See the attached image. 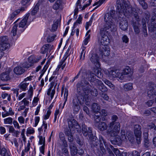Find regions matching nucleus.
Segmentation results:
<instances>
[{
  "instance_id": "obj_52",
  "label": "nucleus",
  "mask_w": 156,
  "mask_h": 156,
  "mask_svg": "<svg viewBox=\"0 0 156 156\" xmlns=\"http://www.w3.org/2000/svg\"><path fill=\"white\" fill-rule=\"evenodd\" d=\"M105 1V0H99L98 1L95 2L93 5V6H94L96 5H97V6L95 7V9L98 8Z\"/></svg>"
},
{
  "instance_id": "obj_61",
  "label": "nucleus",
  "mask_w": 156,
  "mask_h": 156,
  "mask_svg": "<svg viewBox=\"0 0 156 156\" xmlns=\"http://www.w3.org/2000/svg\"><path fill=\"white\" fill-rule=\"evenodd\" d=\"M51 113V111L50 110H48L47 111L46 114L44 116V119L46 120L48 119L49 118Z\"/></svg>"
},
{
  "instance_id": "obj_19",
  "label": "nucleus",
  "mask_w": 156,
  "mask_h": 156,
  "mask_svg": "<svg viewBox=\"0 0 156 156\" xmlns=\"http://www.w3.org/2000/svg\"><path fill=\"white\" fill-rule=\"evenodd\" d=\"M29 15V13H28L24 17L19 23V27L23 28L26 25Z\"/></svg>"
},
{
  "instance_id": "obj_33",
  "label": "nucleus",
  "mask_w": 156,
  "mask_h": 156,
  "mask_svg": "<svg viewBox=\"0 0 156 156\" xmlns=\"http://www.w3.org/2000/svg\"><path fill=\"white\" fill-rule=\"evenodd\" d=\"M59 138L60 140L62 142L64 146L65 147H67L68 146V144L65 140V136L64 134L62 133H60L59 134Z\"/></svg>"
},
{
  "instance_id": "obj_50",
  "label": "nucleus",
  "mask_w": 156,
  "mask_h": 156,
  "mask_svg": "<svg viewBox=\"0 0 156 156\" xmlns=\"http://www.w3.org/2000/svg\"><path fill=\"white\" fill-rule=\"evenodd\" d=\"M112 151L114 152L116 156H121V153L118 149L115 148L114 147V149Z\"/></svg>"
},
{
  "instance_id": "obj_42",
  "label": "nucleus",
  "mask_w": 156,
  "mask_h": 156,
  "mask_svg": "<svg viewBox=\"0 0 156 156\" xmlns=\"http://www.w3.org/2000/svg\"><path fill=\"white\" fill-rule=\"evenodd\" d=\"M13 119L9 117L4 119V123L5 124L11 125L12 124Z\"/></svg>"
},
{
  "instance_id": "obj_40",
  "label": "nucleus",
  "mask_w": 156,
  "mask_h": 156,
  "mask_svg": "<svg viewBox=\"0 0 156 156\" xmlns=\"http://www.w3.org/2000/svg\"><path fill=\"white\" fill-rule=\"evenodd\" d=\"M116 135H115L114 136H115V137L114 139V141L115 142V144H119L121 143L122 141H123L122 140V138L121 137V136H116L117 134Z\"/></svg>"
},
{
  "instance_id": "obj_21",
  "label": "nucleus",
  "mask_w": 156,
  "mask_h": 156,
  "mask_svg": "<svg viewBox=\"0 0 156 156\" xmlns=\"http://www.w3.org/2000/svg\"><path fill=\"white\" fill-rule=\"evenodd\" d=\"M17 27L18 25L15 24L12 27V30L11 31L10 34L11 36H13V37H12V38L13 40H16L17 38V37L16 36L17 30Z\"/></svg>"
},
{
  "instance_id": "obj_17",
  "label": "nucleus",
  "mask_w": 156,
  "mask_h": 156,
  "mask_svg": "<svg viewBox=\"0 0 156 156\" xmlns=\"http://www.w3.org/2000/svg\"><path fill=\"white\" fill-rule=\"evenodd\" d=\"M96 81L97 83V87L99 90L103 92L107 91V88L101 81L98 79H97Z\"/></svg>"
},
{
  "instance_id": "obj_23",
  "label": "nucleus",
  "mask_w": 156,
  "mask_h": 156,
  "mask_svg": "<svg viewBox=\"0 0 156 156\" xmlns=\"http://www.w3.org/2000/svg\"><path fill=\"white\" fill-rule=\"evenodd\" d=\"M9 73L7 72L2 73L0 76L1 80L3 81H7L10 80Z\"/></svg>"
},
{
  "instance_id": "obj_46",
  "label": "nucleus",
  "mask_w": 156,
  "mask_h": 156,
  "mask_svg": "<svg viewBox=\"0 0 156 156\" xmlns=\"http://www.w3.org/2000/svg\"><path fill=\"white\" fill-rule=\"evenodd\" d=\"M2 98L4 99L6 98L9 101L11 100V98L10 95L7 93H2Z\"/></svg>"
},
{
  "instance_id": "obj_51",
  "label": "nucleus",
  "mask_w": 156,
  "mask_h": 156,
  "mask_svg": "<svg viewBox=\"0 0 156 156\" xmlns=\"http://www.w3.org/2000/svg\"><path fill=\"white\" fill-rule=\"evenodd\" d=\"M94 121L96 123H98L100 122L101 120L100 117L98 115H95L94 116Z\"/></svg>"
},
{
  "instance_id": "obj_15",
  "label": "nucleus",
  "mask_w": 156,
  "mask_h": 156,
  "mask_svg": "<svg viewBox=\"0 0 156 156\" xmlns=\"http://www.w3.org/2000/svg\"><path fill=\"white\" fill-rule=\"evenodd\" d=\"M154 87V84L152 83H151V87H149V89H148V97L150 98H153V94H154L156 95V90H154L153 87ZM155 101L156 103V98H155Z\"/></svg>"
},
{
  "instance_id": "obj_38",
  "label": "nucleus",
  "mask_w": 156,
  "mask_h": 156,
  "mask_svg": "<svg viewBox=\"0 0 156 156\" xmlns=\"http://www.w3.org/2000/svg\"><path fill=\"white\" fill-rule=\"evenodd\" d=\"M28 61H29L28 60ZM33 65V63L32 62H29V61L28 62H26L21 64V66L24 68H28L32 66Z\"/></svg>"
},
{
  "instance_id": "obj_1",
  "label": "nucleus",
  "mask_w": 156,
  "mask_h": 156,
  "mask_svg": "<svg viewBox=\"0 0 156 156\" xmlns=\"http://www.w3.org/2000/svg\"><path fill=\"white\" fill-rule=\"evenodd\" d=\"M116 3L118 17L122 20L120 23V27L122 30H125L128 28V22L123 18L124 16H132L136 21H139V16L136 9L132 7L128 0H117Z\"/></svg>"
},
{
  "instance_id": "obj_59",
  "label": "nucleus",
  "mask_w": 156,
  "mask_h": 156,
  "mask_svg": "<svg viewBox=\"0 0 156 156\" xmlns=\"http://www.w3.org/2000/svg\"><path fill=\"white\" fill-rule=\"evenodd\" d=\"M129 156H140L139 153L136 151H133L129 154Z\"/></svg>"
},
{
  "instance_id": "obj_62",
  "label": "nucleus",
  "mask_w": 156,
  "mask_h": 156,
  "mask_svg": "<svg viewBox=\"0 0 156 156\" xmlns=\"http://www.w3.org/2000/svg\"><path fill=\"white\" fill-rule=\"evenodd\" d=\"M39 138V144L40 145L44 144V139L45 140V138L44 137H43L42 136H38Z\"/></svg>"
},
{
  "instance_id": "obj_45",
  "label": "nucleus",
  "mask_w": 156,
  "mask_h": 156,
  "mask_svg": "<svg viewBox=\"0 0 156 156\" xmlns=\"http://www.w3.org/2000/svg\"><path fill=\"white\" fill-rule=\"evenodd\" d=\"M94 74L99 78H101L103 76V75L101 71L98 69H95L94 71Z\"/></svg>"
},
{
  "instance_id": "obj_12",
  "label": "nucleus",
  "mask_w": 156,
  "mask_h": 156,
  "mask_svg": "<svg viewBox=\"0 0 156 156\" xmlns=\"http://www.w3.org/2000/svg\"><path fill=\"white\" fill-rule=\"evenodd\" d=\"M90 60L97 68L100 67L99 57L97 54L94 53L91 55V56H90Z\"/></svg>"
},
{
  "instance_id": "obj_9",
  "label": "nucleus",
  "mask_w": 156,
  "mask_h": 156,
  "mask_svg": "<svg viewBox=\"0 0 156 156\" xmlns=\"http://www.w3.org/2000/svg\"><path fill=\"white\" fill-rule=\"evenodd\" d=\"M134 131L137 142L138 144H139L140 142L141 136V126L138 125H136L134 127Z\"/></svg>"
},
{
  "instance_id": "obj_47",
  "label": "nucleus",
  "mask_w": 156,
  "mask_h": 156,
  "mask_svg": "<svg viewBox=\"0 0 156 156\" xmlns=\"http://www.w3.org/2000/svg\"><path fill=\"white\" fill-rule=\"evenodd\" d=\"M38 9L39 6L37 5L34 6L33 9L32 11L31 12V15H35L37 13Z\"/></svg>"
},
{
  "instance_id": "obj_44",
  "label": "nucleus",
  "mask_w": 156,
  "mask_h": 156,
  "mask_svg": "<svg viewBox=\"0 0 156 156\" xmlns=\"http://www.w3.org/2000/svg\"><path fill=\"white\" fill-rule=\"evenodd\" d=\"M82 133L84 136H86L87 135V126L85 125V124H82Z\"/></svg>"
},
{
  "instance_id": "obj_28",
  "label": "nucleus",
  "mask_w": 156,
  "mask_h": 156,
  "mask_svg": "<svg viewBox=\"0 0 156 156\" xmlns=\"http://www.w3.org/2000/svg\"><path fill=\"white\" fill-rule=\"evenodd\" d=\"M29 84V83L25 82L23 81L19 85L20 89L23 91H25L27 88V86Z\"/></svg>"
},
{
  "instance_id": "obj_34",
  "label": "nucleus",
  "mask_w": 156,
  "mask_h": 156,
  "mask_svg": "<svg viewBox=\"0 0 156 156\" xmlns=\"http://www.w3.org/2000/svg\"><path fill=\"white\" fill-rule=\"evenodd\" d=\"M124 75L129 74L131 75L133 74V72L130 68L129 66L126 67L123 70V73Z\"/></svg>"
},
{
  "instance_id": "obj_54",
  "label": "nucleus",
  "mask_w": 156,
  "mask_h": 156,
  "mask_svg": "<svg viewBox=\"0 0 156 156\" xmlns=\"http://www.w3.org/2000/svg\"><path fill=\"white\" fill-rule=\"evenodd\" d=\"M92 20L93 18L92 17H91L90 20L89 22L86 23L85 28L87 30L88 29L89 27L91 25L92 22Z\"/></svg>"
},
{
  "instance_id": "obj_2",
  "label": "nucleus",
  "mask_w": 156,
  "mask_h": 156,
  "mask_svg": "<svg viewBox=\"0 0 156 156\" xmlns=\"http://www.w3.org/2000/svg\"><path fill=\"white\" fill-rule=\"evenodd\" d=\"M107 24H105L103 27L101 28L100 31L101 36L100 42L103 46L108 44L110 40L107 35V34L110 32L114 31L116 30V26L112 25V26H108Z\"/></svg>"
},
{
  "instance_id": "obj_5",
  "label": "nucleus",
  "mask_w": 156,
  "mask_h": 156,
  "mask_svg": "<svg viewBox=\"0 0 156 156\" xmlns=\"http://www.w3.org/2000/svg\"><path fill=\"white\" fill-rule=\"evenodd\" d=\"M9 47L10 44L7 36H3L0 38V51H3Z\"/></svg>"
},
{
  "instance_id": "obj_32",
  "label": "nucleus",
  "mask_w": 156,
  "mask_h": 156,
  "mask_svg": "<svg viewBox=\"0 0 156 156\" xmlns=\"http://www.w3.org/2000/svg\"><path fill=\"white\" fill-rule=\"evenodd\" d=\"M41 58V57L40 56L38 57H37V58H36L33 56H30L28 58V60L29 62H32L33 64L34 63H36L38 62Z\"/></svg>"
},
{
  "instance_id": "obj_49",
  "label": "nucleus",
  "mask_w": 156,
  "mask_h": 156,
  "mask_svg": "<svg viewBox=\"0 0 156 156\" xmlns=\"http://www.w3.org/2000/svg\"><path fill=\"white\" fill-rule=\"evenodd\" d=\"M100 149L101 151L100 152V153L102 154H104L106 150L104 148L103 144L102 143L100 144L99 145Z\"/></svg>"
},
{
  "instance_id": "obj_4",
  "label": "nucleus",
  "mask_w": 156,
  "mask_h": 156,
  "mask_svg": "<svg viewBox=\"0 0 156 156\" xmlns=\"http://www.w3.org/2000/svg\"><path fill=\"white\" fill-rule=\"evenodd\" d=\"M115 11L111 10L109 12L106 14L104 17V20L105 22V24H108V26H112V25H115L112 21V19L115 13Z\"/></svg>"
},
{
  "instance_id": "obj_14",
  "label": "nucleus",
  "mask_w": 156,
  "mask_h": 156,
  "mask_svg": "<svg viewBox=\"0 0 156 156\" xmlns=\"http://www.w3.org/2000/svg\"><path fill=\"white\" fill-rule=\"evenodd\" d=\"M53 46L50 44H47L44 45L41 49V53L44 54L50 52L53 49Z\"/></svg>"
},
{
  "instance_id": "obj_41",
  "label": "nucleus",
  "mask_w": 156,
  "mask_h": 156,
  "mask_svg": "<svg viewBox=\"0 0 156 156\" xmlns=\"http://www.w3.org/2000/svg\"><path fill=\"white\" fill-rule=\"evenodd\" d=\"M6 154L7 155V156H10V155L8 154L5 148L3 147L0 148V154L1 155V156H5Z\"/></svg>"
},
{
  "instance_id": "obj_16",
  "label": "nucleus",
  "mask_w": 156,
  "mask_h": 156,
  "mask_svg": "<svg viewBox=\"0 0 156 156\" xmlns=\"http://www.w3.org/2000/svg\"><path fill=\"white\" fill-rule=\"evenodd\" d=\"M99 50L102 55H104L105 56H107L110 54L109 48L106 47L105 46H101Z\"/></svg>"
},
{
  "instance_id": "obj_53",
  "label": "nucleus",
  "mask_w": 156,
  "mask_h": 156,
  "mask_svg": "<svg viewBox=\"0 0 156 156\" xmlns=\"http://www.w3.org/2000/svg\"><path fill=\"white\" fill-rule=\"evenodd\" d=\"M68 96V90L67 89H65V93L64 94V96L65 97V101L63 104V108H64V107L66 104V101L67 100V97Z\"/></svg>"
},
{
  "instance_id": "obj_26",
  "label": "nucleus",
  "mask_w": 156,
  "mask_h": 156,
  "mask_svg": "<svg viewBox=\"0 0 156 156\" xmlns=\"http://www.w3.org/2000/svg\"><path fill=\"white\" fill-rule=\"evenodd\" d=\"M26 7H22L20 9H18L14 12H13L11 15L10 19H12L15 17L18 14L20 11L23 12L25 10Z\"/></svg>"
},
{
  "instance_id": "obj_30",
  "label": "nucleus",
  "mask_w": 156,
  "mask_h": 156,
  "mask_svg": "<svg viewBox=\"0 0 156 156\" xmlns=\"http://www.w3.org/2000/svg\"><path fill=\"white\" fill-rule=\"evenodd\" d=\"M98 129L101 131H103L107 129V125L104 122H101L99 123L98 126Z\"/></svg>"
},
{
  "instance_id": "obj_13",
  "label": "nucleus",
  "mask_w": 156,
  "mask_h": 156,
  "mask_svg": "<svg viewBox=\"0 0 156 156\" xmlns=\"http://www.w3.org/2000/svg\"><path fill=\"white\" fill-rule=\"evenodd\" d=\"M79 104H80L78 102V100L76 99H73L72 108L74 113H77L79 111L80 108Z\"/></svg>"
},
{
  "instance_id": "obj_64",
  "label": "nucleus",
  "mask_w": 156,
  "mask_h": 156,
  "mask_svg": "<svg viewBox=\"0 0 156 156\" xmlns=\"http://www.w3.org/2000/svg\"><path fill=\"white\" fill-rule=\"evenodd\" d=\"M122 41L123 42L127 43L129 41V38L126 35H124L122 38Z\"/></svg>"
},
{
  "instance_id": "obj_35",
  "label": "nucleus",
  "mask_w": 156,
  "mask_h": 156,
  "mask_svg": "<svg viewBox=\"0 0 156 156\" xmlns=\"http://www.w3.org/2000/svg\"><path fill=\"white\" fill-rule=\"evenodd\" d=\"M100 107L99 105L95 103L93 104L92 105V109L95 112H99L100 110Z\"/></svg>"
},
{
  "instance_id": "obj_55",
  "label": "nucleus",
  "mask_w": 156,
  "mask_h": 156,
  "mask_svg": "<svg viewBox=\"0 0 156 156\" xmlns=\"http://www.w3.org/2000/svg\"><path fill=\"white\" fill-rule=\"evenodd\" d=\"M145 0H141L139 2L140 4L144 9H146V4L145 2Z\"/></svg>"
},
{
  "instance_id": "obj_18",
  "label": "nucleus",
  "mask_w": 156,
  "mask_h": 156,
  "mask_svg": "<svg viewBox=\"0 0 156 156\" xmlns=\"http://www.w3.org/2000/svg\"><path fill=\"white\" fill-rule=\"evenodd\" d=\"M152 24H153V27L154 30H156V8L153 9L152 12Z\"/></svg>"
},
{
  "instance_id": "obj_57",
  "label": "nucleus",
  "mask_w": 156,
  "mask_h": 156,
  "mask_svg": "<svg viewBox=\"0 0 156 156\" xmlns=\"http://www.w3.org/2000/svg\"><path fill=\"white\" fill-rule=\"evenodd\" d=\"M99 139L100 144L101 143H102V144L103 143L106 148H107V145L108 144H106V142L105 141L103 137L102 136H100Z\"/></svg>"
},
{
  "instance_id": "obj_39",
  "label": "nucleus",
  "mask_w": 156,
  "mask_h": 156,
  "mask_svg": "<svg viewBox=\"0 0 156 156\" xmlns=\"http://www.w3.org/2000/svg\"><path fill=\"white\" fill-rule=\"evenodd\" d=\"M86 47L83 46L81 48L82 50L80 56V59L82 60H83L85 57V54L86 51H85Z\"/></svg>"
},
{
  "instance_id": "obj_31",
  "label": "nucleus",
  "mask_w": 156,
  "mask_h": 156,
  "mask_svg": "<svg viewBox=\"0 0 156 156\" xmlns=\"http://www.w3.org/2000/svg\"><path fill=\"white\" fill-rule=\"evenodd\" d=\"M133 27L134 32L136 34H138L140 32V30L139 28L138 23H137L136 22L133 21Z\"/></svg>"
},
{
  "instance_id": "obj_3",
  "label": "nucleus",
  "mask_w": 156,
  "mask_h": 156,
  "mask_svg": "<svg viewBox=\"0 0 156 156\" xmlns=\"http://www.w3.org/2000/svg\"><path fill=\"white\" fill-rule=\"evenodd\" d=\"M118 119L116 115H113L112 117V121L109 125L107 129V133L110 136H115L119 133L120 130V126L119 122H115Z\"/></svg>"
},
{
  "instance_id": "obj_7",
  "label": "nucleus",
  "mask_w": 156,
  "mask_h": 156,
  "mask_svg": "<svg viewBox=\"0 0 156 156\" xmlns=\"http://www.w3.org/2000/svg\"><path fill=\"white\" fill-rule=\"evenodd\" d=\"M77 91L79 93V95L77 98H75L74 99L78 100V102L80 104L82 105L84 103V99L86 100V98H87L88 93H87L86 91H83L81 90Z\"/></svg>"
},
{
  "instance_id": "obj_27",
  "label": "nucleus",
  "mask_w": 156,
  "mask_h": 156,
  "mask_svg": "<svg viewBox=\"0 0 156 156\" xmlns=\"http://www.w3.org/2000/svg\"><path fill=\"white\" fill-rule=\"evenodd\" d=\"M62 8V2L58 0H57L53 6V9L55 10H57L59 9H61Z\"/></svg>"
},
{
  "instance_id": "obj_25",
  "label": "nucleus",
  "mask_w": 156,
  "mask_h": 156,
  "mask_svg": "<svg viewBox=\"0 0 156 156\" xmlns=\"http://www.w3.org/2000/svg\"><path fill=\"white\" fill-rule=\"evenodd\" d=\"M146 17L143 18L142 20V30L145 36L146 35Z\"/></svg>"
},
{
  "instance_id": "obj_10",
  "label": "nucleus",
  "mask_w": 156,
  "mask_h": 156,
  "mask_svg": "<svg viewBox=\"0 0 156 156\" xmlns=\"http://www.w3.org/2000/svg\"><path fill=\"white\" fill-rule=\"evenodd\" d=\"M89 83L86 80H84V83L78 82L76 84L77 90L79 91L80 90H83V91H86L87 93H89V91L88 86H89Z\"/></svg>"
},
{
  "instance_id": "obj_29",
  "label": "nucleus",
  "mask_w": 156,
  "mask_h": 156,
  "mask_svg": "<svg viewBox=\"0 0 156 156\" xmlns=\"http://www.w3.org/2000/svg\"><path fill=\"white\" fill-rule=\"evenodd\" d=\"M14 114V112L12 110V108L11 107H10L9 108V111H7L4 114L3 112L2 113V116L3 118H4L6 116L9 115H13Z\"/></svg>"
},
{
  "instance_id": "obj_8",
  "label": "nucleus",
  "mask_w": 156,
  "mask_h": 156,
  "mask_svg": "<svg viewBox=\"0 0 156 156\" xmlns=\"http://www.w3.org/2000/svg\"><path fill=\"white\" fill-rule=\"evenodd\" d=\"M108 76L110 77H119L120 79H122L124 77L123 74L119 70L111 69L108 70Z\"/></svg>"
},
{
  "instance_id": "obj_43",
  "label": "nucleus",
  "mask_w": 156,
  "mask_h": 156,
  "mask_svg": "<svg viewBox=\"0 0 156 156\" xmlns=\"http://www.w3.org/2000/svg\"><path fill=\"white\" fill-rule=\"evenodd\" d=\"M28 98H25L23 99V100L19 102V104L20 105H22V103H23L24 105L25 106H28L29 104V102L28 101Z\"/></svg>"
},
{
  "instance_id": "obj_6",
  "label": "nucleus",
  "mask_w": 156,
  "mask_h": 156,
  "mask_svg": "<svg viewBox=\"0 0 156 156\" xmlns=\"http://www.w3.org/2000/svg\"><path fill=\"white\" fill-rule=\"evenodd\" d=\"M53 75L54 74H53L49 79V81L50 82L52 80L54 81H52L51 83L50 87L48 89L47 93L48 95H51V99L53 98L54 95L55 93V88L54 89L52 90V89L54 85L55 82L54 81H55L57 78V77L56 76H53Z\"/></svg>"
},
{
  "instance_id": "obj_20",
  "label": "nucleus",
  "mask_w": 156,
  "mask_h": 156,
  "mask_svg": "<svg viewBox=\"0 0 156 156\" xmlns=\"http://www.w3.org/2000/svg\"><path fill=\"white\" fill-rule=\"evenodd\" d=\"M71 154H76L78 150L75 144L73 143H70L69 144Z\"/></svg>"
},
{
  "instance_id": "obj_36",
  "label": "nucleus",
  "mask_w": 156,
  "mask_h": 156,
  "mask_svg": "<svg viewBox=\"0 0 156 156\" xmlns=\"http://www.w3.org/2000/svg\"><path fill=\"white\" fill-rule=\"evenodd\" d=\"M123 88L125 91H128L131 90L133 88V84L131 83H129L124 84Z\"/></svg>"
},
{
  "instance_id": "obj_37",
  "label": "nucleus",
  "mask_w": 156,
  "mask_h": 156,
  "mask_svg": "<svg viewBox=\"0 0 156 156\" xmlns=\"http://www.w3.org/2000/svg\"><path fill=\"white\" fill-rule=\"evenodd\" d=\"M106 148L109 154V156H115L112 151L114 149V147L112 145L110 144H108L107 145Z\"/></svg>"
},
{
  "instance_id": "obj_22",
  "label": "nucleus",
  "mask_w": 156,
  "mask_h": 156,
  "mask_svg": "<svg viewBox=\"0 0 156 156\" xmlns=\"http://www.w3.org/2000/svg\"><path fill=\"white\" fill-rule=\"evenodd\" d=\"M14 72L17 75H20L24 73L25 70L22 68L21 66H19L15 68Z\"/></svg>"
},
{
  "instance_id": "obj_24",
  "label": "nucleus",
  "mask_w": 156,
  "mask_h": 156,
  "mask_svg": "<svg viewBox=\"0 0 156 156\" xmlns=\"http://www.w3.org/2000/svg\"><path fill=\"white\" fill-rule=\"evenodd\" d=\"M69 50H67V51L66 52L65 55V56L61 60L59 65L60 66L62 67V69H63V68H64L65 66V64H64V63L65 62V60L67 59L68 56L69 55V54L68 55L69 52Z\"/></svg>"
},
{
  "instance_id": "obj_11",
  "label": "nucleus",
  "mask_w": 156,
  "mask_h": 156,
  "mask_svg": "<svg viewBox=\"0 0 156 156\" xmlns=\"http://www.w3.org/2000/svg\"><path fill=\"white\" fill-rule=\"evenodd\" d=\"M67 121L68 124V126L71 131V129L73 128H75L76 129H79V131H80V126L77 123V122L73 118H70L67 119Z\"/></svg>"
},
{
  "instance_id": "obj_60",
  "label": "nucleus",
  "mask_w": 156,
  "mask_h": 156,
  "mask_svg": "<svg viewBox=\"0 0 156 156\" xmlns=\"http://www.w3.org/2000/svg\"><path fill=\"white\" fill-rule=\"evenodd\" d=\"M45 145V140H44V144L40 147V150L42 154H44V147Z\"/></svg>"
},
{
  "instance_id": "obj_48",
  "label": "nucleus",
  "mask_w": 156,
  "mask_h": 156,
  "mask_svg": "<svg viewBox=\"0 0 156 156\" xmlns=\"http://www.w3.org/2000/svg\"><path fill=\"white\" fill-rule=\"evenodd\" d=\"M64 147L63 148H62V154L65 156H69V154L68 149L66 148V147H65L64 146Z\"/></svg>"
},
{
  "instance_id": "obj_63",
  "label": "nucleus",
  "mask_w": 156,
  "mask_h": 156,
  "mask_svg": "<svg viewBox=\"0 0 156 156\" xmlns=\"http://www.w3.org/2000/svg\"><path fill=\"white\" fill-rule=\"evenodd\" d=\"M55 36V35L52 36H49L47 38V41L48 42H51L53 41Z\"/></svg>"
},
{
  "instance_id": "obj_58",
  "label": "nucleus",
  "mask_w": 156,
  "mask_h": 156,
  "mask_svg": "<svg viewBox=\"0 0 156 156\" xmlns=\"http://www.w3.org/2000/svg\"><path fill=\"white\" fill-rule=\"evenodd\" d=\"M121 137L122 138V140L123 141H125L126 139V137L125 135V131L124 130H122L121 131Z\"/></svg>"
},
{
  "instance_id": "obj_56",
  "label": "nucleus",
  "mask_w": 156,
  "mask_h": 156,
  "mask_svg": "<svg viewBox=\"0 0 156 156\" xmlns=\"http://www.w3.org/2000/svg\"><path fill=\"white\" fill-rule=\"evenodd\" d=\"M82 79H88L89 77V74L88 71L87 72H84L82 73Z\"/></svg>"
}]
</instances>
